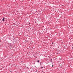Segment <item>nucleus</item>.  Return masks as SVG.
I'll use <instances>...</instances> for the list:
<instances>
[{
    "instance_id": "obj_1",
    "label": "nucleus",
    "mask_w": 73,
    "mask_h": 73,
    "mask_svg": "<svg viewBox=\"0 0 73 73\" xmlns=\"http://www.w3.org/2000/svg\"><path fill=\"white\" fill-rule=\"evenodd\" d=\"M3 19H2V21H5V20H4L5 19V18H4V17H3Z\"/></svg>"
},
{
    "instance_id": "obj_2",
    "label": "nucleus",
    "mask_w": 73,
    "mask_h": 73,
    "mask_svg": "<svg viewBox=\"0 0 73 73\" xmlns=\"http://www.w3.org/2000/svg\"><path fill=\"white\" fill-rule=\"evenodd\" d=\"M50 61H51V62H52V59H50Z\"/></svg>"
},
{
    "instance_id": "obj_3",
    "label": "nucleus",
    "mask_w": 73,
    "mask_h": 73,
    "mask_svg": "<svg viewBox=\"0 0 73 73\" xmlns=\"http://www.w3.org/2000/svg\"><path fill=\"white\" fill-rule=\"evenodd\" d=\"M37 62H39V60H37Z\"/></svg>"
},
{
    "instance_id": "obj_4",
    "label": "nucleus",
    "mask_w": 73,
    "mask_h": 73,
    "mask_svg": "<svg viewBox=\"0 0 73 73\" xmlns=\"http://www.w3.org/2000/svg\"><path fill=\"white\" fill-rule=\"evenodd\" d=\"M10 46H12V44H10Z\"/></svg>"
},
{
    "instance_id": "obj_5",
    "label": "nucleus",
    "mask_w": 73,
    "mask_h": 73,
    "mask_svg": "<svg viewBox=\"0 0 73 73\" xmlns=\"http://www.w3.org/2000/svg\"><path fill=\"white\" fill-rule=\"evenodd\" d=\"M34 57H36V56H35V55H33Z\"/></svg>"
},
{
    "instance_id": "obj_6",
    "label": "nucleus",
    "mask_w": 73,
    "mask_h": 73,
    "mask_svg": "<svg viewBox=\"0 0 73 73\" xmlns=\"http://www.w3.org/2000/svg\"><path fill=\"white\" fill-rule=\"evenodd\" d=\"M41 68H42L43 69V68H44V67H41Z\"/></svg>"
},
{
    "instance_id": "obj_7",
    "label": "nucleus",
    "mask_w": 73,
    "mask_h": 73,
    "mask_svg": "<svg viewBox=\"0 0 73 73\" xmlns=\"http://www.w3.org/2000/svg\"><path fill=\"white\" fill-rule=\"evenodd\" d=\"M37 72V70H36L35 72Z\"/></svg>"
},
{
    "instance_id": "obj_8",
    "label": "nucleus",
    "mask_w": 73,
    "mask_h": 73,
    "mask_svg": "<svg viewBox=\"0 0 73 73\" xmlns=\"http://www.w3.org/2000/svg\"><path fill=\"white\" fill-rule=\"evenodd\" d=\"M52 44H53V42H52Z\"/></svg>"
},
{
    "instance_id": "obj_9",
    "label": "nucleus",
    "mask_w": 73,
    "mask_h": 73,
    "mask_svg": "<svg viewBox=\"0 0 73 73\" xmlns=\"http://www.w3.org/2000/svg\"><path fill=\"white\" fill-rule=\"evenodd\" d=\"M52 67H53V65H52Z\"/></svg>"
},
{
    "instance_id": "obj_10",
    "label": "nucleus",
    "mask_w": 73,
    "mask_h": 73,
    "mask_svg": "<svg viewBox=\"0 0 73 73\" xmlns=\"http://www.w3.org/2000/svg\"><path fill=\"white\" fill-rule=\"evenodd\" d=\"M27 36H28V35H27Z\"/></svg>"
},
{
    "instance_id": "obj_11",
    "label": "nucleus",
    "mask_w": 73,
    "mask_h": 73,
    "mask_svg": "<svg viewBox=\"0 0 73 73\" xmlns=\"http://www.w3.org/2000/svg\"><path fill=\"white\" fill-rule=\"evenodd\" d=\"M72 49H73V47H72Z\"/></svg>"
},
{
    "instance_id": "obj_12",
    "label": "nucleus",
    "mask_w": 73,
    "mask_h": 73,
    "mask_svg": "<svg viewBox=\"0 0 73 73\" xmlns=\"http://www.w3.org/2000/svg\"><path fill=\"white\" fill-rule=\"evenodd\" d=\"M21 62H23V61H21Z\"/></svg>"
},
{
    "instance_id": "obj_13",
    "label": "nucleus",
    "mask_w": 73,
    "mask_h": 73,
    "mask_svg": "<svg viewBox=\"0 0 73 73\" xmlns=\"http://www.w3.org/2000/svg\"><path fill=\"white\" fill-rule=\"evenodd\" d=\"M40 64L41 65V63H40Z\"/></svg>"
},
{
    "instance_id": "obj_14",
    "label": "nucleus",
    "mask_w": 73,
    "mask_h": 73,
    "mask_svg": "<svg viewBox=\"0 0 73 73\" xmlns=\"http://www.w3.org/2000/svg\"><path fill=\"white\" fill-rule=\"evenodd\" d=\"M0 42H1V41H0Z\"/></svg>"
}]
</instances>
